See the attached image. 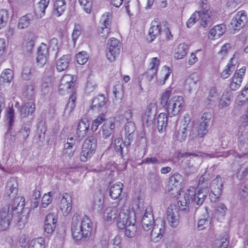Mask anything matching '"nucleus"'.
I'll use <instances>...</instances> for the list:
<instances>
[{"label":"nucleus","instance_id":"28","mask_svg":"<svg viewBox=\"0 0 248 248\" xmlns=\"http://www.w3.org/2000/svg\"><path fill=\"white\" fill-rule=\"evenodd\" d=\"M53 15L56 17H59L66 10V1L65 0H53Z\"/></svg>","mask_w":248,"mask_h":248},{"label":"nucleus","instance_id":"53","mask_svg":"<svg viewBox=\"0 0 248 248\" xmlns=\"http://www.w3.org/2000/svg\"><path fill=\"white\" fill-rule=\"evenodd\" d=\"M76 150V146H72V143H65L64 146L63 154L69 157L74 155Z\"/></svg>","mask_w":248,"mask_h":248},{"label":"nucleus","instance_id":"52","mask_svg":"<svg viewBox=\"0 0 248 248\" xmlns=\"http://www.w3.org/2000/svg\"><path fill=\"white\" fill-rule=\"evenodd\" d=\"M89 59V55L86 51H82L78 52L76 56L77 62L81 65L87 62Z\"/></svg>","mask_w":248,"mask_h":248},{"label":"nucleus","instance_id":"15","mask_svg":"<svg viewBox=\"0 0 248 248\" xmlns=\"http://www.w3.org/2000/svg\"><path fill=\"white\" fill-rule=\"evenodd\" d=\"M246 70V67L243 66L235 72L231 78L230 84V88L232 90L236 91L240 87L245 76Z\"/></svg>","mask_w":248,"mask_h":248},{"label":"nucleus","instance_id":"41","mask_svg":"<svg viewBox=\"0 0 248 248\" xmlns=\"http://www.w3.org/2000/svg\"><path fill=\"white\" fill-rule=\"evenodd\" d=\"M187 45L185 43L180 44L175 48L174 58L177 60L183 58L187 53Z\"/></svg>","mask_w":248,"mask_h":248},{"label":"nucleus","instance_id":"31","mask_svg":"<svg viewBox=\"0 0 248 248\" xmlns=\"http://www.w3.org/2000/svg\"><path fill=\"white\" fill-rule=\"evenodd\" d=\"M123 186L121 182H118L110 186L109 193L112 199H117L120 196Z\"/></svg>","mask_w":248,"mask_h":248},{"label":"nucleus","instance_id":"36","mask_svg":"<svg viewBox=\"0 0 248 248\" xmlns=\"http://www.w3.org/2000/svg\"><path fill=\"white\" fill-rule=\"evenodd\" d=\"M104 205V200L103 196L100 193L94 194L93 202V207L94 210L100 212Z\"/></svg>","mask_w":248,"mask_h":248},{"label":"nucleus","instance_id":"17","mask_svg":"<svg viewBox=\"0 0 248 248\" xmlns=\"http://www.w3.org/2000/svg\"><path fill=\"white\" fill-rule=\"evenodd\" d=\"M159 65V60L157 57L151 59L149 63V68L143 76H145L148 81H151L156 78V74Z\"/></svg>","mask_w":248,"mask_h":248},{"label":"nucleus","instance_id":"14","mask_svg":"<svg viewBox=\"0 0 248 248\" xmlns=\"http://www.w3.org/2000/svg\"><path fill=\"white\" fill-rule=\"evenodd\" d=\"M222 187L221 178L219 175H217L212 181L210 185L211 192L209 194V197L212 202H215L219 198L222 193Z\"/></svg>","mask_w":248,"mask_h":248},{"label":"nucleus","instance_id":"45","mask_svg":"<svg viewBox=\"0 0 248 248\" xmlns=\"http://www.w3.org/2000/svg\"><path fill=\"white\" fill-rule=\"evenodd\" d=\"M227 208L222 203H220L217 207L215 212V217L219 221H221L223 217L225 216Z\"/></svg>","mask_w":248,"mask_h":248},{"label":"nucleus","instance_id":"55","mask_svg":"<svg viewBox=\"0 0 248 248\" xmlns=\"http://www.w3.org/2000/svg\"><path fill=\"white\" fill-rule=\"evenodd\" d=\"M114 149L117 152H120L122 155L123 149L125 146V143L123 142L121 138H117L114 141Z\"/></svg>","mask_w":248,"mask_h":248},{"label":"nucleus","instance_id":"16","mask_svg":"<svg viewBox=\"0 0 248 248\" xmlns=\"http://www.w3.org/2000/svg\"><path fill=\"white\" fill-rule=\"evenodd\" d=\"M48 56V47L46 44L42 43L37 49L36 57L37 65L42 67L46 63Z\"/></svg>","mask_w":248,"mask_h":248},{"label":"nucleus","instance_id":"40","mask_svg":"<svg viewBox=\"0 0 248 248\" xmlns=\"http://www.w3.org/2000/svg\"><path fill=\"white\" fill-rule=\"evenodd\" d=\"M233 58H232L224 69L221 72L220 77L223 79H226L230 77L232 73L234 71L235 65L233 63Z\"/></svg>","mask_w":248,"mask_h":248},{"label":"nucleus","instance_id":"20","mask_svg":"<svg viewBox=\"0 0 248 248\" xmlns=\"http://www.w3.org/2000/svg\"><path fill=\"white\" fill-rule=\"evenodd\" d=\"M246 15L244 11H239L231 20V27L234 31H239L245 25Z\"/></svg>","mask_w":248,"mask_h":248},{"label":"nucleus","instance_id":"48","mask_svg":"<svg viewBox=\"0 0 248 248\" xmlns=\"http://www.w3.org/2000/svg\"><path fill=\"white\" fill-rule=\"evenodd\" d=\"M211 223V219L206 215L200 218L198 222L197 227L199 230H202L207 227Z\"/></svg>","mask_w":248,"mask_h":248},{"label":"nucleus","instance_id":"35","mask_svg":"<svg viewBox=\"0 0 248 248\" xmlns=\"http://www.w3.org/2000/svg\"><path fill=\"white\" fill-rule=\"evenodd\" d=\"M70 55H65L62 57L57 62L56 68L59 72H62L66 70L70 61Z\"/></svg>","mask_w":248,"mask_h":248},{"label":"nucleus","instance_id":"34","mask_svg":"<svg viewBox=\"0 0 248 248\" xmlns=\"http://www.w3.org/2000/svg\"><path fill=\"white\" fill-rule=\"evenodd\" d=\"M34 16L31 14H27L20 18L18 21L17 28L23 29L27 28L33 20Z\"/></svg>","mask_w":248,"mask_h":248},{"label":"nucleus","instance_id":"63","mask_svg":"<svg viewBox=\"0 0 248 248\" xmlns=\"http://www.w3.org/2000/svg\"><path fill=\"white\" fill-rule=\"evenodd\" d=\"M113 93L115 100H121L122 98V91L120 85H116L113 88Z\"/></svg>","mask_w":248,"mask_h":248},{"label":"nucleus","instance_id":"44","mask_svg":"<svg viewBox=\"0 0 248 248\" xmlns=\"http://www.w3.org/2000/svg\"><path fill=\"white\" fill-rule=\"evenodd\" d=\"M231 92L229 91H226L223 93L219 103L218 106L219 108H223L229 105L231 103Z\"/></svg>","mask_w":248,"mask_h":248},{"label":"nucleus","instance_id":"2","mask_svg":"<svg viewBox=\"0 0 248 248\" xmlns=\"http://www.w3.org/2000/svg\"><path fill=\"white\" fill-rule=\"evenodd\" d=\"M206 175H202L199 179L198 190H196L193 186H190L187 190L184 198L179 200L178 205L182 210H186L189 207L190 203L197 205H202L207 196L209 190L208 186H204L203 185L206 183Z\"/></svg>","mask_w":248,"mask_h":248},{"label":"nucleus","instance_id":"58","mask_svg":"<svg viewBox=\"0 0 248 248\" xmlns=\"http://www.w3.org/2000/svg\"><path fill=\"white\" fill-rule=\"evenodd\" d=\"M80 4L83 6L84 10L88 14L91 12L92 0H78Z\"/></svg>","mask_w":248,"mask_h":248},{"label":"nucleus","instance_id":"4","mask_svg":"<svg viewBox=\"0 0 248 248\" xmlns=\"http://www.w3.org/2000/svg\"><path fill=\"white\" fill-rule=\"evenodd\" d=\"M92 222L86 215L75 213L72 219V236L75 241L87 240L91 235Z\"/></svg>","mask_w":248,"mask_h":248},{"label":"nucleus","instance_id":"62","mask_svg":"<svg viewBox=\"0 0 248 248\" xmlns=\"http://www.w3.org/2000/svg\"><path fill=\"white\" fill-rule=\"evenodd\" d=\"M51 192L47 194H45L42 198L41 201V207L46 208L52 201L50 195Z\"/></svg>","mask_w":248,"mask_h":248},{"label":"nucleus","instance_id":"19","mask_svg":"<svg viewBox=\"0 0 248 248\" xmlns=\"http://www.w3.org/2000/svg\"><path fill=\"white\" fill-rule=\"evenodd\" d=\"M57 220L58 217L56 213L48 214L45 220L44 227L45 232L48 234L52 233L55 229Z\"/></svg>","mask_w":248,"mask_h":248},{"label":"nucleus","instance_id":"10","mask_svg":"<svg viewBox=\"0 0 248 248\" xmlns=\"http://www.w3.org/2000/svg\"><path fill=\"white\" fill-rule=\"evenodd\" d=\"M120 48L121 46L117 39L111 38L109 40L106 49V57L110 62L115 61L119 55Z\"/></svg>","mask_w":248,"mask_h":248},{"label":"nucleus","instance_id":"9","mask_svg":"<svg viewBox=\"0 0 248 248\" xmlns=\"http://www.w3.org/2000/svg\"><path fill=\"white\" fill-rule=\"evenodd\" d=\"M96 142V138L93 136H89L84 140L80 155V159L81 161L85 162L92 156L95 153Z\"/></svg>","mask_w":248,"mask_h":248},{"label":"nucleus","instance_id":"43","mask_svg":"<svg viewBox=\"0 0 248 248\" xmlns=\"http://www.w3.org/2000/svg\"><path fill=\"white\" fill-rule=\"evenodd\" d=\"M248 100V84H247L241 93L239 94L236 99V103L240 106L243 105Z\"/></svg>","mask_w":248,"mask_h":248},{"label":"nucleus","instance_id":"13","mask_svg":"<svg viewBox=\"0 0 248 248\" xmlns=\"http://www.w3.org/2000/svg\"><path fill=\"white\" fill-rule=\"evenodd\" d=\"M182 181V175L178 173H174L170 178L167 187V190L174 196H177L179 194Z\"/></svg>","mask_w":248,"mask_h":248},{"label":"nucleus","instance_id":"32","mask_svg":"<svg viewBox=\"0 0 248 248\" xmlns=\"http://www.w3.org/2000/svg\"><path fill=\"white\" fill-rule=\"evenodd\" d=\"M106 102L105 96L102 94L99 95L93 99L91 107L94 110H99L105 107Z\"/></svg>","mask_w":248,"mask_h":248},{"label":"nucleus","instance_id":"24","mask_svg":"<svg viewBox=\"0 0 248 248\" xmlns=\"http://www.w3.org/2000/svg\"><path fill=\"white\" fill-rule=\"evenodd\" d=\"M89 126L90 123L87 118H83L79 122L76 134L79 140L86 136Z\"/></svg>","mask_w":248,"mask_h":248},{"label":"nucleus","instance_id":"51","mask_svg":"<svg viewBox=\"0 0 248 248\" xmlns=\"http://www.w3.org/2000/svg\"><path fill=\"white\" fill-rule=\"evenodd\" d=\"M9 18L8 11L5 9L0 10V30L5 27L7 23Z\"/></svg>","mask_w":248,"mask_h":248},{"label":"nucleus","instance_id":"3","mask_svg":"<svg viewBox=\"0 0 248 248\" xmlns=\"http://www.w3.org/2000/svg\"><path fill=\"white\" fill-rule=\"evenodd\" d=\"M141 225L145 231L152 229L151 236L154 241L157 242L162 237L165 231V222L161 218L154 220L151 206L146 208L141 220Z\"/></svg>","mask_w":248,"mask_h":248},{"label":"nucleus","instance_id":"61","mask_svg":"<svg viewBox=\"0 0 248 248\" xmlns=\"http://www.w3.org/2000/svg\"><path fill=\"white\" fill-rule=\"evenodd\" d=\"M32 69L30 66H26L24 67L22 74V77L23 79L25 80L30 79L31 77L32 73Z\"/></svg>","mask_w":248,"mask_h":248},{"label":"nucleus","instance_id":"30","mask_svg":"<svg viewBox=\"0 0 248 248\" xmlns=\"http://www.w3.org/2000/svg\"><path fill=\"white\" fill-rule=\"evenodd\" d=\"M189 122L190 118L189 117H185V123L181 127L177 133L174 135V138L180 142L184 141L187 136V126Z\"/></svg>","mask_w":248,"mask_h":248},{"label":"nucleus","instance_id":"26","mask_svg":"<svg viewBox=\"0 0 248 248\" xmlns=\"http://www.w3.org/2000/svg\"><path fill=\"white\" fill-rule=\"evenodd\" d=\"M162 28L158 20L155 19L152 22L149 30V36L150 38L149 41L152 42L158 34H162Z\"/></svg>","mask_w":248,"mask_h":248},{"label":"nucleus","instance_id":"64","mask_svg":"<svg viewBox=\"0 0 248 248\" xmlns=\"http://www.w3.org/2000/svg\"><path fill=\"white\" fill-rule=\"evenodd\" d=\"M34 93V88L32 85H27L24 89V94L29 97L33 96Z\"/></svg>","mask_w":248,"mask_h":248},{"label":"nucleus","instance_id":"27","mask_svg":"<svg viewBox=\"0 0 248 248\" xmlns=\"http://www.w3.org/2000/svg\"><path fill=\"white\" fill-rule=\"evenodd\" d=\"M115 123L111 119H107L102 126V135L104 139L108 138L114 132Z\"/></svg>","mask_w":248,"mask_h":248},{"label":"nucleus","instance_id":"8","mask_svg":"<svg viewBox=\"0 0 248 248\" xmlns=\"http://www.w3.org/2000/svg\"><path fill=\"white\" fill-rule=\"evenodd\" d=\"M211 118V114L206 112L202 114L197 129L194 128L190 133V137L192 139H198L202 140V138L208 131V123Z\"/></svg>","mask_w":248,"mask_h":248},{"label":"nucleus","instance_id":"46","mask_svg":"<svg viewBox=\"0 0 248 248\" xmlns=\"http://www.w3.org/2000/svg\"><path fill=\"white\" fill-rule=\"evenodd\" d=\"M45 242L43 237H38L32 240L28 248H45Z\"/></svg>","mask_w":248,"mask_h":248},{"label":"nucleus","instance_id":"47","mask_svg":"<svg viewBox=\"0 0 248 248\" xmlns=\"http://www.w3.org/2000/svg\"><path fill=\"white\" fill-rule=\"evenodd\" d=\"M124 229H125L124 235L127 237L133 238L136 235L137 231V227L136 224L126 226Z\"/></svg>","mask_w":248,"mask_h":248},{"label":"nucleus","instance_id":"12","mask_svg":"<svg viewBox=\"0 0 248 248\" xmlns=\"http://www.w3.org/2000/svg\"><path fill=\"white\" fill-rule=\"evenodd\" d=\"M112 14L106 12L101 16L100 19L101 26L98 28V33L104 39L107 38L109 33Z\"/></svg>","mask_w":248,"mask_h":248},{"label":"nucleus","instance_id":"50","mask_svg":"<svg viewBox=\"0 0 248 248\" xmlns=\"http://www.w3.org/2000/svg\"><path fill=\"white\" fill-rule=\"evenodd\" d=\"M107 119L105 114H101L99 115L95 119H94L92 124L91 129L93 131H95L99 125L101 124L103 122H105Z\"/></svg>","mask_w":248,"mask_h":248},{"label":"nucleus","instance_id":"56","mask_svg":"<svg viewBox=\"0 0 248 248\" xmlns=\"http://www.w3.org/2000/svg\"><path fill=\"white\" fill-rule=\"evenodd\" d=\"M82 30L81 26L79 24H75L72 34V40L75 44L81 34Z\"/></svg>","mask_w":248,"mask_h":248},{"label":"nucleus","instance_id":"37","mask_svg":"<svg viewBox=\"0 0 248 248\" xmlns=\"http://www.w3.org/2000/svg\"><path fill=\"white\" fill-rule=\"evenodd\" d=\"M13 72L10 69L4 70L0 75V86L9 84L13 79Z\"/></svg>","mask_w":248,"mask_h":248},{"label":"nucleus","instance_id":"18","mask_svg":"<svg viewBox=\"0 0 248 248\" xmlns=\"http://www.w3.org/2000/svg\"><path fill=\"white\" fill-rule=\"evenodd\" d=\"M237 157L241 159V162H239V167L237 170L236 177L239 180H242L248 174V155H239Z\"/></svg>","mask_w":248,"mask_h":248},{"label":"nucleus","instance_id":"38","mask_svg":"<svg viewBox=\"0 0 248 248\" xmlns=\"http://www.w3.org/2000/svg\"><path fill=\"white\" fill-rule=\"evenodd\" d=\"M225 31V28L223 24L215 26L210 31L209 37L212 39H217L224 33Z\"/></svg>","mask_w":248,"mask_h":248},{"label":"nucleus","instance_id":"23","mask_svg":"<svg viewBox=\"0 0 248 248\" xmlns=\"http://www.w3.org/2000/svg\"><path fill=\"white\" fill-rule=\"evenodd\" d=\"M60 207L63 215L67 216L72 209V198L68 194H63L61 200Z\"/></svg>","mask_w":248,"mask_h":248},{"label":"nucleus","instance_id":"42","mask_svg":"<svg viewBox=\"0 0 248 248\" xmlns=\"http://www.w3.org/2000/svg\"><path fill=\"white\" fill-rule=\"evenodd\" d=\"M157 128L160 132L165 130L168 124V118L165 113H160L157 118Z\"/></svg>","mask_w":248,"mask_h":248},{"label":"nucleus","instance_id":"5","mask_svg":"<svg viewBox=\"0 0 248 248\" xmlns=\"http://www.w3.org/2000/svg\"><path fill=\"white\" fill-rule=\"evenodd\" d=\"M171 92L167 90L162 93L161 99V105L165 108L168 116L170 117L178 115L184 105L183 97L175 95L170 99Z\"/></svg>","mask_w":248,"mask_h":248},{"label":"nucleus","instance_id":"29","mask_svg":"<svg viewBox=\"0 0 248 248\" xmlns=\"http://www.w3.org/2000/svg\"><path fill=\"white\" fill-rule=\"evenodd\" d=\"M18 184L14 179H10L5 187V194L10 198H14L18 192Z\"/></svg>","mask_w":248,"mask_h":248},{"label":"nucleus","instance_id":"59","mask_svg":"<svg viewBox=\"0 0 248 248\" xmlns=\"http://www.w3.org/2000/svg\"><path fill=\"white\" fill-rule=\"evenodd\" d=\"M230 48L229 44H224L222 46L220 50L217 53V57L219 59H223L225 58L227 55L228 49Z\"/></svg>","mask_w":248,"mask_h":248},{"label":"nucleus","instance_id":"25","mask_svg":"<svg viewBox=\"0 0 248 248\" xmlns=\"http://www.w3.org/2000/svg\"><path fill=\"white\" fill-rule=\"evenodd\" d=\"M120 210L117 206H111L107 207L103 213V218L105 220L111 222L118 217Z\"/></svg>","mask_w":248,"mask_h":248},{"label":"nucleus","instance_id":"60","mask_svg":"<svg viewBox=\"0 0 248 248\" xmlns=\"http://www.w3.org/2000/svg\"><path fill=\"white\" fill-rule=\"evenodd\" d=\"M229 245V241L226 238H222L216 241L215 248H227Z\"/></svg>","mask_w":248,"mask_h":248},{"label":"nucleus","instance_id":"6","mask_svg":"<svg viewBox=\"0 0 248 248\" xmlns=\"http://www.w3.org/2000/svg\"><path fill=\"white\" fill-rule=\"evenodd\" d=\"M136 222L135 211L132 209L124 204L120 208L118 217L117 220V226L119 229H124L126 226L135 224Z\"/></svg>","mask_w":248,"mask_h":248},{"label":"nucleus","instance_id":"33","mask_svg":"<svg viewBox=\"0 0 248 248\" xmlns=\"http://www.w3.org/2000/svg\"><path fill=\"white\" fill-rule=\"evenodd\" d=\"M35 110V106L32 102L24 103L20 108V115L22 118L31 115Z\"/></svg>","mask_w":248,"mask_h":248},{"label":"nucleus","instance_id":"57","mask_svg":"<svg viewBox=\"0 0 248 248\" xmlns=\"http://www.w3.org/2000/svg\"><path fill=\"white\" fill-rule=\"evenodd\" d=\"M219 96L217 89L215 87L211 88L209 92L207 100L210 102H214L216 100Z\"/></svg>","mask_w":248,"mask_h":248},{"label":"nucleus","instance_id":"22","mask_svg":"<svg viewBox=\"0 0 248 248\" xmlns=\"http://www.w3.org/2000/svg\"><path fill=\"white\" fill-rule=\"evenodd\" d=\"M200 80L198 75L195 73L191 74L187 77L185 80L184 88L189 93H191L197 87V83Z\"/></svg>","mask_w":248,"mask_h":248},{"label":"nucleus","instance_id":"49","mask_svg":"<svg viewBox=\"0 0 248 248\" xmlns=\"http://www.w3.org/2000/svg\"><path fill=\"white\" fill-rule=\"evenodd\" d=\"M135 129V125L133 122L129 121L125 124L124 130L127 138L129 140L132 138V135L134 132Z\"/></svg>","mask_w":248,"mask_h":248},{"label":"nucleus","instance_id":"54","mask_svg":"<svg viewBox=\"0 0 248 248\" xmlns=\"http://www.w3.org/2000/svg\"><path fill=\"white\" fill-rule=\"evenodd\" d=\"M14 118V110L13 108H9L5 116V121L8 124L9 129H11L13 126Z\"/></svg>","mask_w":248,"mask_h":248},{"label":"nucleus","instance_id":"1","mask_svg":"<svg viewBox=\"0 0 248 248\" xmlns=\"http://www.w3.org/2000/svg\"><path fill=\"white\" fill-rule=\"evenodd\" d=\"M25 199L18 197L15 200V204L12 206V214L10 213L9 205H5L0 210V226L2 230L9 226L13 217L17 221L18 227L22 229L25 226L29 217V211L24 209Z\"/></svg>","mask_w":248,"mask_h":248},{"label":"nucleus","instance_id":"11","mask_svg":"<svg viewBox=\"0 0 248 248\" xmlns=\"http://www.w3.org/2000/svg\"><path fill=\"white\" fill-rule=\"evenodd\" d=\"M166 219L170 226L176 228L180 222L179 209L174 204L170 205L167 209Z\"/></svg>","mask_w":248,"mask_h":248},{"label":"nucleus","instance_id":"21","mask_svg":"<svg viewBox=\"0 0 248 248\" xmlns=\"http://www.w3.org/2000/svg\"><path fill=\"white\" fill-rule=\"evenodd\" d=\"M74 78L71 75L63 76L60 81L59 90L61 93L64 94L68 93L69 90L74 86Z\"/></svg>","mask_w":248,"mask_h":248},{"label":"nucleus","instance_id":"7","mask_svg":"<svg viewBox=\"0 0 248 248\" xmlns=\"http://www.w3.org/2000/svg\"><path fill=\"white\" fill-rule=\"evenodd\" d=\"M198 20H200L201 25L204 28L209 27L212 25L210 17V11L206 7L202 10L193 13L186 22L187 28H191Z\"/></svg>","mask_w":248,"mask_h":248},{"label":"nucleus","instance_id":"39","mask_svg":"<svg viewBox=\"0 0 248 248\" xmlns=\"http://www.w3.org/2000/svg\"><path fill=\"white\" fill-rule=\"evenodd\" d=\"M49 3V0H41L35 9L36 16L41 18L45 14V10Z\"/></svg>","mask_w":248,"mask_h":248}]
</instances>
